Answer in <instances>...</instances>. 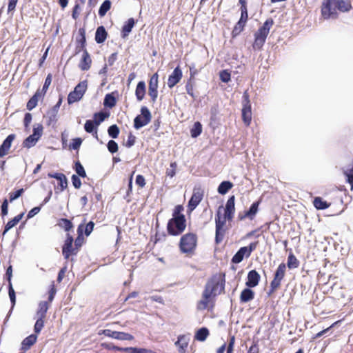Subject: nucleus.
<instances>
[{"mask_svg": "<svg viewBox=\"0 0 353 353\" xmlns=\"http://www.w3.org/2000/svg\"><path fill=\"white\" fill-rule=\"evenodd\" d=\"M225 288L224 275L216 274L208 281L202 293L201 299L198 301L196 308L198 310H204L210 306L212 307L214 298L221 294Z\"/></svg>", "mask_w": 353, "mask_h": 353, "instance_id": "f257e3e1", "label": "nucleus"}, {"mask_svg": "<svg viewBox=\"0 0 353 353\" xmlns=\"http://www.w3.org/2000/svg\"><path fill=\"white\" fill-rule=\"evenodd\" d=\"M352 8L349 1L344 0H325L321 8V14L325 19H336L337 17L336 10L345 12Z\"/></svg>", "mask_w": 353, "mask_h": 353, "instance_id": "f03ea898", "label": "nucleus"}, {"mask_svg": "<svg viewBox=\"0 0 353 353\" xmlns=\"http://www.w3.org/2000/svg\"><path fill=\"white\" fill-rule=\"evenodd\" d=\"M272 25L273 20L272 19H268L254 34V42L253 43V48L254 49H261L262 48Z\"/></svg>", "mask_w": 353, "mask_h": 353, "instance_id": "7ed1b4c3", "label": "nucleus"}, {"mask_svg": "<svg viewBox=\"0 0 353 353\" xmlns=\"http://www.w3.org/2000/svg\"><path fill=\"white\" fill-rule=\"evenodd\" d=\"M185 228V219L183 215H180L170 219L168 223V230L170 234L178 235Z\"/></svg>", "mask_w": 353, "mask_h": 353, "instance_id": "20e7f679", "label": "nucleus"}, {"mask_svg": "<svg viewBox=\"0 0 353 353\" xmlns=\"http://www.w3.org/2000/svg\"><path fill=\"white\" fill-rule=\"evenodd\" d=\"M223 209V206H220L217 210V213L216 215L215 222H216V236L215 241L216 243H219L222 241L223 235H224V226L226 223V220H228V217L225 215H221V210Z\"/></svg>", "mask_w": 353, "mask_h": 353, "instance_id": "39448f33", "label": "nucleus"}, {"mask_svg": "<svg viewBox=\"0 0 353 353\" xmlns=\"http://www.w3.org/2000/svg\"><path fill=\"white\" fill-rule=\"evenodd\" d=\"M196 236L192 233H188L181 238L180 249L183 253L192 252L196 246Z\"/></svg>", "mask_w": 353, "mask_h": 353, "instance_id": "423d86ee", "label": "nucleus"}, {"mask_svg": "<svg viewBox=\"0 0 353 353\" xmlns=\"http://www.w3.org/2000/svg\"><path fill=\"white\" fill-rule=\"evenodd\" d=\"M88 88L87 81H81L78 83L74 90L69 93L68 96V102L69 104L74 103L80 101L84 95Z\"/></svg>", "mask_w": 353, "mask_h": 353, "instance_id": "0eeeda50", "label": "nucleus"}, {"mask_svg": "<svg viewBox=\"0 0 353 353\" xmlns=\"http://www.w3.org/2000/svg\"><path fill=\"white\" fill-rule=\"evenodd\" d=\"M43 128L40 123L34 125L32 134L28 137L23 142L24 148H30L36 145L43 134Z\"/></svg>", "mask_w": 353, "mask_h": 353, "instance_id": "6e6552de", "label": "nucleus"}, {"mask_svg": "<svg viewBox=\"0 0 353 353\" xmlns=\"http://www.w3.org/2000/svg\"><path fill=\"white\" fill-rule=\"evenodd\" d=\"M151 113L148 108L142 107L141 108V114L135 117L134 120V127L139 130L141 128L148 124L151 121Z\"/></svg>", "mask_w": 353, "mask_h": 353, "instance_id": "1a4fd4ad", "label": "nucleus"}, {"mask_svg": "<svg viewBox=\"0 0 353 353\" xmlns=\"http://www.w3.org/2000/svg\"><path fill=\"white\" fill-rule=\"evenodd\" d=\"M203 195L204 191L201 187L198 186L194 188L192 195L188 204L189 211H193L198 206L202 201Z\"/></svg>", "mask_w": 353, "mask_h": 353, "instance_id": "9d476101", "label": "nucleus"}, {"mask_svg": "<svg viewBox=\"0 0 353 353\" xmlns=\"http://www.w3.org/2000/svg\"><path fill=\"white\" fill-rule=\"evenodd\" d=\"M286 265L281 263L275 272L273 280L270 283L271 291L274 292L281 285V281L285 276Z\"/></svg>", "mask_w": 353, "mask_h": 353, "instance_id": "9b49d317", "label": "nucleus"}, {"mask_svg": "<svg viewBox=\"0 0 353 353\" xmlns=\"http://www.w3.org/2000/svg\"><path fill=\"white\" fill-rule=\"evenodd\" d=\"M99 334H104L108 337L121 341H131L134 339V336L130 334L123 332L112 331L109 329L100 331Z\"/></svg>", "mask_w": 353, "mask_h": 353, "instance_id": "f8f14e48", "label": "nucleus"}, {"mask_svg": "<svg viewBox=\"0 0 353 353\" xmlns=\"http://www.w3.org/2000/svg\"><path fill=\"white\" fill-rule=\"evenodd\" d=\"M183 77L182 70L178 66L174 68L172 74L168 77V86L170 88H172L175 85H176L181 79Z\"/></svg>", "mask_w": 353, "mask_h": 353, "instance_id": "ddd939ff", "label": "nucleus"}, {"mask_svg": "<svg viewBox=\"0 0 353 353\" xmlns=\"http://www.w3.org/2000/svg\"><path fill=\"white\" fill-rule=\"evenodd\" d=\"M190 339V335H180L178 336V339L175 342V345L178 347L179 353H186Z\"/></svg>", "mask_w": 353, "mask_h": 353, "instance_id": "4468645a", "label": "nucleus"}, {"mask_svg": "<svg viewBox=\"0 0 353 353\" xmlns=\"http://www.w3.org/2000/svg\"><path fill=\"white\" fill-rule=\"evenodd\" d=\"M15 139V134H11L8 135L6 139L3 141V143L0 146V157L2 158L6 156L12 145V143Z\"/></svg>", "mask_w": 353, "mask_h": 353, "instance_id": "2eb2a0df", "label": "nucleus"}, {"mask_svg": "<svg viewBox=\"0 0 353 353\" xmlns=\"http://www.w3.org/2000/svg\"><path fill=\"white\" fill-rule=\"evenodd\" d=\"M234 201V196H231L227 201L225 208L222 209L224 211V215L228 217V220H232L233 218L235 212Z\"/></svg>", "mask_w": 353, "mask_h": 353, "instance_id": "dca6fc26", "label": "nucleus"}, {"mask_svg": "<svg viewBox=\"0 0 353 353\" xmlns=\"http://www.w3.org/2000/svg\"><path fill=\"white\" fill-rule=\"evenodd\" d=\"M259 202L256 201L252 204L250 209L245 212V214L243 215H241V214H239V218L242 220L245 218H248L250 220H252L255 215L258 212Z\"/></svg>", "mask_w": 353, "mask_h": 353, "instance_id": "f3484780", "label": "nucleus"}, {"mask_svg": "<svg viewBox=\"0 0 353 353\" xmlns=\"http://www.w3.org/2000/svg\"><path fill=\"white\" fill-rule=\"evenodd\" d=\"M260 275L256 270H251L248 274V281L245 284L249 288H254L259 283Z\"/></svg>", "mask_w": 353, "mask_h": 353, "instance_id": "a211bd4d", "label": "nucleus"}, {"mask_svg": "<svg viewBox=\"0 0 353 353\" xmlns=\"http://www.w3.org/2000/svg\"><path fill=\"white\" fill-rule=\"evenodd\" d=\"M72 237L70 235L68 234V236L65 241L62 250L63 254L66 259H68L70 257V256L72 254Z\"/></svg>", "mask_w": 353, "mask_h": 353, "instance_id": "6ab92c4d", "label": "nucleus"}, {"mask_svg": "<svg viewBox=\"0 0 353 353\" xmlns=\"http://www.w3.org/2000/svg\"><path fill=\"white\" fill-rule=\"evenodd\" d=\"M91 58L87 50H85L83 52L82 58L79 63V67L81 70H88L91 66Z\"/></svg>", "mask_w": 353, "mask_h": 353, "instance_id": "aec40b11", "label": "nucleus"}, {"mask_svg": "<svg viewBox=\"0 0 353 353\" xmlns=\"http://www.w3.org/2000/svg\"><path fill=\"white\" fill-rule=\"evenodd\" d=\"M250 255L248 254L246 247L241 248L233 256L232 262L234 263H241L244 257L248 258Z\"/></svg>", "mask_w": 353, "mask_h": 353, "instance_id": "412c9836", "label": "nucleus"}, {"mask_svg": "<svg viewBox=\"0 0 353 353\" xmlns=\"http://www.w3.org/2000/svg\"><path fill=\"white\" fill-rule=\"evenodd\" d=\"M242 117L245 124L246 125H249L252 120V112L250 104H243V107L242 109Z\"/></svg>", "mask_w": 353, "mask_h": 353, "instance_id": "4be33fe9", "label": "nucleus"}, {"mask_svg": "<svg viewBox=\"0 0 353 353\" xmlns=\"http://www.w3.org/2000/svg\"><path fill=\"white\" fill-rule=\"evenodd\" d=\"M98 125L94 120H87L84 125V129L88 133H92L93 136L98 140L97 129Z\"/></svg>", "mask_w": 353, "mask_h": 353, "instance_id": "5701e85b", "label": "nucleus"}, {"mask_svg": "<svg viewBox=\"0 0 353 353\" xmlns=\"http://www.w3.org/2000/svg\"><path fill=\"white\" fill-rule=\"evenodd\" d=\"M37 336L36 334H30L26 339H24L21 343V349L27 350L34 345L37 341Z\"/></svg>", "mask_w": 353, "mask_h": 353, "instance_id": "b1692460", "label": "nucleus"}, {"mask_svg": "<svg viewBox=\"0 0 353 353\" xmlns=\"http://www.w3.org/2000/svg\"><path fill=\"white\" fill-rule=\"evenodd\" d=\"M135 24L134 19L133 18H130L127 22L123 25L122 28V37H127L130 32L132 31V28Z\"/></svg>", "mask_w": 353, "mask_h": 353, "instance_id": "393cba45", "label": "nucleus"}, {"mask_svg": "<svg viewBox=\"0 0 353 353\" xmlns=\"http://www.w3.org/2000/svg\"><path fill=\"white\" fill-rule=\"evenodd\" d=\"M254 293L250 288L244 289L240 295V301L242 303H247L254 299Z\"/></svg>", "mask_w": 353, "mask_h": 353, "instance_id": "a878e982", "label": "nucleus"}, {"mask_svg": "<svg viewBox=\"0 0 353 353\" xmlns=\"http://www.w3.org/2000/svg\"><path fill=\"white\" fill-rule=\"evenodd\" d=\"M145 94V84L143 81H139L137 85L135 95L139 101L144 98Z\"/></svg>", "mask_w": 353, "mask_h": 353, "instance_id": "bb28decb", "label": "nucleus"}, {"mask_svg": "<svg viewBox=\"0 0 353 353\" xmlns=\"http://www.w3.org/2000/svg\"><path fill=\"white\" fill-rule=\"evenodd\" d=\"M107 37V32L103 26H99L95 33V41L98 43L105 41Z\"/></svg>", "mask_w": 353, "mask_h": 353, "instance_id": "cd10ccee", "label": "nucleus"}, {"mask_svg": "<svg viewBox=\"0 0 353 353\" xmlns=\"http://www.w3.org/2000/svg\"><path fill=\"white\" fill-rule=\"evenodd\" d=\"M48 307L49 306L46 301L40 302L39 303V307L36 314L37 318L44 319L46 317Z\"/></svg>", "mask_w": 353, "mask_h": 353, "instance_id": "c85d7f7f", "label": "nucleus"}, {"mask_svg": "<svg viewBox=\"0 0 353 353\" xmlns=\"http://www.w3.org/2000/svg\"><path fill=\"white\" fill-rule=\"evenodd\" d=\"M24 213L22 212L15 217H14L12 220L9 221L5 226V230L3 234H5L8 230L14 227L23 218Z\"/></svg>", "mask_w": 353, "mask_h": 353, "instance_id": "c756f323", "label": "nucleus"}, {"mask_svg": "<svg viewBox=\"0 0 353 353\" xmlns=\"http://www.w3.org/2000/svg\"><path fill=\"white\" fill-rule=\"evenodd\" d=\"M233 187V184L228 181H223L220 183L218 187V192L221 194H226Z\"/></svg>", "mask_w": 353, "mask_h": 353, "instance_id": "7c9ffc66", "label": "nucleus"}, {"mask_svg": "<svg viewBox=\"0 0 353 353\" xmlns=\"http://www.w3.org/2000/svg\"><path fill=\"white\" fill-rule=\"evenodd\" d=\"M313 204L314 207L318 210H325L330 206V204L326 201H323L320 197H316L314 199Z\"/></svg>", "mask_w": 353, "mask_h": 353, "instance_id": "2f4dec72", "label": "nucleus"}, {"mask_svg": "<svg viewBox=\"0 0 353 353\" xmlns=\"http://www.w3.org/2000/svg\"><path fill=\"white\" fill-rule=\"evenodd\" d=\"M209 334L208 330L205 327L199 329L195 335V339L199 341H204Z\"/></svg>", "mask_w": 353, "mask_h": 353, "instance_id": "473e14b6", "label": "nucleus"}, {"mask_svg": "<svg viewBox=\"0 0 353 353\" xmlns=\"http://www.w3.org/2000/svg\"><path fill=\"white\" fill-rule=\"evenodd\" d=\"M111 2L110 0H105L103 2L99 10V14L101 17L105 15L107 12L110 9Z\"/></svg>", "mask_w": 353, "mask_h": 353, "instance_id": "72a5a7b5", "label": "nucleus"}, {"mask_svg": "<svg viewBox=\"0 0 353 353\" xmlns=\"http://www.w3.org/2000/svg\"><path fill=\"white\" fill-rule=\"evenodd\" d=\"M202 132V125L199 122L194 123L192 128L191 129V136L196 138L201 134Z\"/></svg>", "mask_w": 353, "mask_h": 353, "instance_id": "f704fd0d", "label": "nucleus"}, {"mask_svg": "<svg viewBox=\"0 0 353 353\" xmlns=\"http://www.w3.org/2000/svg\"><path fill=\"white\" fill-rule=\"evenodd\" d=\"M299 261L293 254H290L288 258V267L290 269L296 268L299 266Z\"/></svg>", "mask_w": 353, "mask_h": 353, "instance_id": "c9c22d12", "label": "nucleus"}, {"mask_svg": "<svg viewBox=\"0 0 353 353\" xmlns=\"http://www.w3.org/2000/svg\"><path fill=\"white\" fill-rule=\"evenodd\" d=\"M125 352L129 353H157L156 352H154L152 350L132 347H127V349H125Z\"/></svg>", "mask_w": 353, "mask_h": 353, "instance_id": "e433bc0d", "label": "nucleus"}, {"mask_svg": "<svg viewBox=\"0 0 353 353\" xmlns=\"http://www.w3.org/2000/svg\"><path fill=\"white\" fill-rule=\"evenodd\" d=\"M116 104V99L115 98L110 94H108L105 95L103 105L108 108H112Z\"/></svg>", "mask_w": 353, "mask_h": 353, "instance_id": "4c0bfd02", "label": "nucleus"}, {"mask_svg": "<svg viewBox=\"0 0 353 353\" xmlns=\"http://www.w3.org/2000/svg\"><path fill=\"white\" fill-rule=\"evenodd\" d=\"M58 225L65 231H69L72 228V222L67 219H61L59 221Z\"/></svg>", "mask_w": 353, "mask_h": 353, "instance_id": "58836bf2", "label": "nucleus"}, {"mask_svg": "<svg viewBox=\"0 0 353 353\" xmlns=\"http://www.w3.org/2000/svg\"><path fill=\"white\" fill-rule=\"evenodd\" d=\"M344 174L347 178V181L351 185V190H353V166H352L350 168H347L344 171Z\"/></svg>", "mask_w": 353, "mask_h": 353, "instance_id": "ea45409f", "label": "nucleus"}, {"mask_svg": "<svg viewBox=\"0 0 353 353\" xmlns=\"http://www.w3.org/2000/svg\"><path fill=\"white\" fill-rule=\"evenodd\" d=\"M108 134L113 139L117 138L119 134V128L117 125H112L108 130Z\"/></svg>", "mask_w": 353, "mask_h": 353, "instance_id": "a19ab883", "label": "nucleus"}, {"mask_svg": "<svg viewBox=\"0 0 353 353\" xmlns=\"http://www.w3.org/2000/svg\"><path fill=\"white\" fill-rule=\"evenodd\" d=\"M38 93L37 92L27 103V109L29 110H32L33 108H34L38 102V98H37Z\"/></svg>", "mask_w": 353, "mask_h": 353, "instance_id": "79ce46f5", "label": "nucleus"}, {"mask_svg": "<svg viewBox=\"0 0 353 353\" xmlns=\"http://www.w3.org/2000/svg\"><path fill=\"white\" fill-rule=\"evenodd\" d=\"M245 25V23L239 21L232 30L233 37L238 35L243 30Z\"/></svg>", "mask_w": 353, "mask_h": 353, "instance_id": "37998d69", "label": "nucleus"}, {"mask_svg": "<svg viewBox=\"0 0 353 353\" xmlns=\"http://www.w3.org/2000/svg\"><path fill=\"white\" fill-rule=\"evenodd\" d=\"M44 326L43 319L37 318L36 323L34 324V330L35 333L39 334Z\"/></svg>", "mask_w": 353, "mask_h": 353, "instance_id": "c03bdc74", "label": "nucleus"}, {"mask_svg": "<svg viewBox=\"0 0 353 353\" xmlns=\"http://www.w3.org/2000/svg\"><path fill=\"white\" fill-rule=\"evenodd\" d=\"M8 294L10 301L12 303V307H13L16 303V295L12 283H10V285H8Z\"/></svg>", "mask_w": 353, "mask_h": 353, "instance_id": "a18cd8bd", "label": "nucleus"}, {"mask_svg": "<svg viewBox=\"0 0 353 353\" xmlns=\"http://www.w3.org/2000/svg\"><path fill=\"white\" fill-rule=\"evenodd\" d=\"M82 143V139L81 138H76L72 139V143L69 145L70 150H78Z\"/></svg>", "mask_w": 353, "mask_h": 353, "instance_id": "49530a36", "label": "nucleus"}, {"mask_svg": "<svg viewBox=\"0 0 353 353\" xmlns=\"http://www.w3.org/2000/svg\"><path fill=\"white\" fill-rule=\"evenodd\" d=\"M177 164L176 162H172L170 163V168H168L166 170V175L172 178L176 174Z\"/></svg>", "mask_w": 353, "mask_h": 353, "instance_id": "de8ad7c7", "label": "nucleus"}, {"mask_svg": "<svg viewBox=\"0 0 353 353\" xmlns=\"http://www.w3.org/2000/svg\"><path fill=\"white\" fill-rule=\"evenodd\" d=\"M220 79L224 83H228L230 81V73L227 70H224L220 72L219 74Z\"/></svg>", "mask_w": 353, "mask_h": 353, "instance_id": "09e8293b", "label": "nucleus"}, {"mask_svg": "<svg viewBox=\"0 0 353 353\" xmlns=\"http://www.w3.org/2000/svg\"><path fill=\"white\" fill-rule=\"evenodd\" d=\"M158 79L159 76L157 73L154 74L149 82V88H158Z\"/></svg>", "mask_w": 353, "mask_h": 353, "instance_id": "8fccbe9b", "label": "nucleus"}, {"mask_svg": "<svg viewBox=\"0 0 353 353\" xmlns=\"http://www.w3.org/2000/svg\"><path fill=\"white\" fill-rule=\"evenodd\" d=\"M75 170L79 176L85 177L86 173L84 168L79 161L75 163Z\"/></svg>", "mask_w": 353, "mask_h": 353, "instance_id": "3c124183", "label": "nucleus"}, {"mask_svg": "<svg viewBox=\"0 0 353 353\" xmlns=\"http://www.w3.org/2000/svg\"><path fill=\"white\" fill-rule=\"evenodd\" d=\"M94 122L99 126L100 123L105 119V115L103 112H97L94 114Z\"/></svg>", "mask_w": 353, "mask_h": 353, "instance_id": "603ef678", "label": "nucleus"}, {"mask_svg": "<svg viewBox=\"0 0 353 353\" xmlns=\"http://www.w3.org/2000/svg\"><path fill=\"white\" fill-rule=\"evenodd\" d=\"M241 18H240L239 21L246 23V21H247L248 17V10H247L246 6L243 5L241 7Z\"/></svg>", "mask_w": 353, "mask_h": 353, "instance_id": "864d4df0", "label": "nucleus"}, {"mask_svg": "<svg viewBox=\"0 0 353 353\" xmlns=\"http://www.w3.org/2000/svg\"><path fill=\"white\" fill-rule=\"evenodd\" d=\"M107 146H108V149L109 152L112 154L115 153L118 150V145L113 140H110L108 143Z\"/></svg>", "mask_w": 353, "mask_h": 353, "instance_id": "5fc2aeb1", "label": "nucleus"}, {"mask_svg": "<svg viewBox=\"0 0 353 353\" xmlns=\"http://www.w3.org/2000/svg\"><path fill=\"white\" fill-rule=\"evenodd\" d=\"M23 191H24L23 189L21 188V189L17 190L16 192H10V201L12 202L13 201L18 199L23 194Z\"/></svg>", "mask_w": 353, "mask_h": 353, "instance_id": "6e6d98bb", "label": "nucleus"}, {"mask_svg": "<svg viewBox=\"0 0 353 353\" xmlns=\"http://www.w3.org/2000/svg\"><path fill=\"white\" fill-rule=\"evenodd\" d=\"M101 346L108 350H113L123 351V352H125V349H127V347H117V346H115V345H113L111 344H108V343H102Z\"/></svg>", "mask_w": 353, "mask_h": 353, "instance_id": "4d7b16f0", "label": "nucleus"}, {"mask_svg": "<svg viewBox=\"0 0 353 353\" xmlns=\"http://www.w3.org/2000/svg\"><path fill=\"white\" fill-rule=\"evenodd\" d=\"M148 94L152 101L153 102L156 101L158 97L157 88H149Z\"/></svg>", "mask_w": 353, "mask_h": 353, "instance_id": "13d9d810", "label": "nucleus"}, {"mask_svg": "<svg viewBox=\"0 0 353 353\" xmlns=\"http://www.w3.org/2000/svg\"><path fill=\"white\" fill-rule=\"evenodd\" d=\"M72 182L75 188H79L81 185V181L79 177L75 174L72 176Z\"/></svg>", "mask_w": 353, "mask_h": 353, "instance_id": "bf43d9fd", "label": "nucleus"}, {"mask_svg": "<svg viewBox=\"0 0 353 353\" xmlns=\"http://www.w3.org/2000/svg\"><path fill=\"white\" fill-rule=\"evenodd\" d=\"M94 226V223L92 221H90L87 225L85 226V234L86 236H89L90 233L92 232L93 228Z\"/></svg>", "mask_w": 353, "mask_h": 353, "instance_id": "052dcab7", "label": "nucleus"}, {"mask_svg": "<svg viewBox=\"0 0 353 353\" xmlns=\"http://www.w3.org/2000/svg\"><path fill=\"white\" fill-rule=\"evenodd\" d=\"M80 11H81V8H80L79 5L78 3H76L73 8L72 14V18L74 19H77L79 17Z\"/></svg>", "mask_w": 353, "mask_h": 353, "instance_id": "680f3d73", "label": "nucleus"}, {"mask_svg": "<svg viewBox=\"0 0 353 353\" xmlns=\"http://www.w3.org/2000/svg\"><path fill=\"white\" fill-rule=\"evenodd\" d=\"M40 210H41L40 207H34L30 211H29V212L28 213L27 219L32 218L36 214H37L40 212Z\"/></svg>", "mask_w": 353, "mask_h": 353, "instance_id": "e2e57ef3", "label": "nucleus"}, {"mask_svg": "<svg viewBox=\"0 0 353 353\" xmlns=\"http://www.w3.org/2000/svg\"><path fill=\"white\" fill-rule=\"evenodd\" d=\"M136 183L141 188H143L145 185V178L142 175H137L136 177Z\"/></svg>", "mask_w": 353, "mask_h": 353, "instance_id": "0e129e2a", "label": "nucleus"}, {"mask_svg": "<svg viewBox=\"0 0 353 353\" xmlns=\"http://www.w3.org/2000/svg\"><path fill=\"white\" fill-rule=\"evenodd\" d=\"M258 243V241H255L251 243L248 246H245L246 250H248V252L250 255H251V253L256 249Z\"/></svg>", "mask_w": 353, "mask_h": 353, "instance_id": "69168bd1", "label": "nucleus"}, {"mask_svg": "<svg viewBox=\"0 0 353 353\" xmlns=\"http://www.w3.org/2000/svg\"><path fill=\"white\" fill-rule=\"evenodd\" d=\"M185 89H186V91H187V93L191 96L192 98H194V92H193V85L192 84L188 81L185 85Z\"/></svg>", "mask_w": 353, "mask_h": 353, "instance_id": "338daca9", "label": "nucleus"}, {"mask_svg": "<svg viewBox=\"0 0 353 353\" xmlns=\"http://www.w3.org/2000/svg\"><path fill=\"white\" fill-rule=\"evenodd\" d=\"M59 185L61 187V191H63L65 188H67V185H68V181H67V179H66L65 176L63 175L61 177V179H59Z\"/></svg>", "mask_w": 353, "mask_h": 353, "instance_id": "774afa93", "label": "nucleus"}]
</instances>
